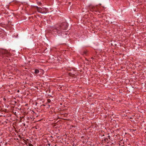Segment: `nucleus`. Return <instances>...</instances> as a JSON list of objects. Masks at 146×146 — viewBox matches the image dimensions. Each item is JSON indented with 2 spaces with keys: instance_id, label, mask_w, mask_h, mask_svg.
<instances>
[{
  "instance_id": "f257e3e1",
  "label": "nucleus",
  "mask_w": 146,
  "mask_h": 146,
  "mask_svg": "<svg viewBox=\"0 0 146 146\" xmlns=\"http://www.w3.org/2000/svg\"><path fill=\"white\" fill-rule=\"evenodd\" d=\"M68 24L66 22L56 24L51 27L52 33L54 36H60L62 38L66 37L68 34L64 31L67 29Z\"/></svg>"
},
{
  "instance_id": "f03ea898",
  "label": "nucleus",
  "mask_w": 146,
  "mask_h": 146,
  "mask_svg": "<svg viewBox=\"0 0 146 146\" xmlns=\"http://www.w3.org/2000/svg\"><path fill=\"white\" fill-rule=\"evenodd\" d=\"M9 55V52L6 50H0V57L2 58L8 57Z\"/></svg>"
},
{
  "instance_id": "7ed1b4c3",
  "label": "nucleus",
  "mask_w": 146,
  "mask_h": 146,
  "mask_svg": "<svg viewBox=\"0 0 146 146\" xmlns=\"http://www.w3.org/2000/svg\"><path fill=\"white\" fill-rule=\"evenodd\" d=\"M88 7L90 10L93 12H97L98 11L97 8L91 5H89Z\"/></svg>"
},
{
  "instance_id": "20e7f679",
  "label": "nucleus",
  "mask_w": 146,
  "mask_h": 146,
  "mask_svg": "<svg viewBox=\"0 0 146 146\" xmlns=\"http://www.w3.org/2000/svg\"><path fill=\"white\" fill-rule=\"evenodd\" d=\"M38 12L41 13H47L46 9H45V10L44 9L41 8L39 7L37 11Z\"/></svg>"
},
{
  "instance_id": "39448f33",
  "label": "nucleus",
  "mask_w": 146,
  "mask_h": 146,
  "mask_svg": "<svg viewBox=\"0 0 146 146\" xmlns=\"http://www.w3.org/2000/svg\"><path fill=\"white\" fill-rule=\"evenodd\" d=\"M39 72V71L38 69H35V73L36 74H38Z\"/></svg>"
},
{
  "instance_id": "423d86ee",
  "label": "nucleus",
  "mask_w": 146,
  "mask_h": 146,
  "mask_svg": "<svg viewBox=\"0 0 146 146\" xmlns=\"http://www.w3.org/2000/svg\"><path fill=\"white\" fill-rule=\"evenodd\" d=\"M37 4L38 5H41L42 3L41 2H37Z\"/></svg>"
},
{
  "instance_id": "0eeeda50",
  "label": "nucleus",
  "mask_w": 146,
  "mask_h": 146,
  "mask_svg": "<svg viewBox=\"0 0 146 146\" xmlns=\"http://www.w3.org/2000/svg\"><path fill=\"white\" fill-rule=\"evenodd\" d=\"M46 106H47V108H49L50 107V105L48 104H46Z\"/></svg>"
},
{
  "instance_id": "6e6552de",
  "label": "nucleus",
  "mask_w": 146,
  "mask_h": 146,
  "mask_svg": "<svg viewBox=\"0 0 146 146\" xmlns=\"http://www.w3.org/2000/svg\"><path fill=\"white\" fill-rule=\"evenodd\" d=\"M35 7H36V11H37V10H38L39 8V7H38L37 6H35Z\"/></svg>"
},
{
  "instance_id": "1a4fd4ad",
  "label": "nucleus",
  "mask_w": 146,
  "mask_h": 146,
  "mask_svg": "<svg viewBox=\"0 0 146 146\" xmlns=\"http://www.w3.org/2000/svg\"><path fill=\"white\" fill-rule=\"evenodd\" d=\"M87 53V51H84L83 52V53L84 54H86Z\"/></svg>"
},
{
  "instance_id": "9d476101",
  "label": "nucleus",
  "mask_w": 146,
  "mask_h": 146,
  "mask_svg": "<svg viewBox=\"0 0 146 146\" xmlns=\"http://www.w3.org/2000/svg\"><path fill=\"white\" fill-rule=\"evenodd\" d=\"M48 103H50L51 102V100L50 99H48L47 100Z\"/></svg>"
},
{
  "instance_id": "9b49d317",
  "label": "nucleus",
  "mask_w": 146,
  "mask_h": 146,
  "mask_svg": "<svg viewBox=\"0 0 146 146\" xmlns=\"http://www.w3.org/2000/svg\"><path fill=\"white\" fill-rule=\"evenodd\" d=\"M108 140V139L107 138H104V140L105 141H107V140Z\"/></svg>"
},
{
  "instance_id": "f8f14e48",
  "label": "nucleus",
  "mask_w": 146,
  "mask_h": 146,
  "mask_svg": "<svg viewBox=\"0 0 146 146\" xmlns=\"http://www.w3.org/2000/svg\"><path fill=\"white\" fill-rule=\"evenodd\" d=\"M29 146H33L31 144H29Z\"/></svg>"
},
{
  "instance_id": "ddd939ff",
  "label": "nucleus",
  "mask_w": 146,
  "mask_h": 146,
  "mask_svg": "<svg viewBox=\"0 0 146 146\" xmlns=\"http://www.w3.org/2000/svg\"><path fill=\"white\" fill-rule=\"evenodd\" d=\"M135 131V130H134V129H133L132 130V131Z\"/></svg>"
},
{
  "instance_id": "4468645a",
  "label": "nucleus",
  "mask_w": 146,
  "mask_h": 146,
  "mask_svg": "<svg viewBox=\"0 0 146 146\" xmlns=\"http://www.w3.org/2000/svg\"><path fill=\"white\" fill-rule=\"evenodd\" d=\"M48 145L49 146H50V143H48Z\"/></svg>"
},
{
  "instance_id": "2eb2a0df",
  "label": "nucleus",
  "mask_w": 146,
  "mask_h": 146,
  "mask_svg": "<svg viewBox=\"0 0 146 146\" xmlns=\"http://www.w3.org/2000/svg\"><path fill=\"white\" fill-rule=\"evenodd\" d=\"M91 59H94V58H93V57H92L91 58Z\"/></svg>"
},
{
  "instance_id": "dca6fc26",
  "label": "nucleus",
  "mask_w": 146,
  "mask_h": 146,
  "mask_svg": "<svg viewBox=\"0 0 146 146\" xmlns=\"http://www.w3.org/2000/svg\"><path fill=\"white\" fill-rule=\"evenodd\" d=\"M19 92V90H18V92Z\"/></svg>"
},
{
  "instance_id": "f3484780",
  "label": "nucleus",
  "mask_w": 146,
  "mask_h": 146,
  "mask_svg": "<svg viewBox=\"0 0 146 146\" xmlns=\"http://www.w3.org/2000/svg\"><path fill=\"white\" fill-rule=\"evenodd\" d=\"M104 136V135H103L102 136Z\"/></svg>"
},
{
  "instance_id": "a211bd4d",
  "label": "nucleus",
  "mask_w": 146,
  "mask_h": 146,
  "mask_svg": "<svg viewBox=\"0 0 146 146\" xmlns=\"http://www.w3.org/2000/svg\"><path fill=\"white\" fill-rule=\"evenodd\" d=\"M108 137H110V136H108Z\"/></svg>"
}]
</instances>
